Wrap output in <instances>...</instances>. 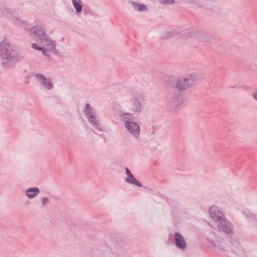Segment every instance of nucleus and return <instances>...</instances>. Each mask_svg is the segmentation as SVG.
I'll use <instances>...</instances> for the list:
<instances>
[{
    "instance_id": "1",
    "label": "nucleus",
    "mask_w": 257,
    "mask_h": 257,
    "mask_svg": "<svg viewBox=\"0 0 257 257\" xmlns=\"http://www.w3.org/2000/svg\"><path fill=\"white\" fill-rule=\"evenodd\" d=\"M124 241L116 236H111L107 240L106 245L95 249L92 257H123Z\"/></svg>"
},
{
    "instance_id": "2",
    "label": "nucleus",
    "mask_w": 257,
    "mask_h": 257,
    "mask_svg": "<svg viewBox=\"0 0 257 257\" xmlns=\"http://www.w3.org/2000/svg\"><path fill=\"white\" fill-rule=\"evenodd\" d=\"M32 31L34 34V37L39 38V43L41 47H38L36 44H33L32 47L33 49L38 50H42L43 54H45L47 51H53L54 50V45L53 43L44 34L43 30L39 29V27H34L32 29Z\"/></svg>"
},
{
    "instance_id": "3",
    "label": "nucleus",
    "mask_w": 257,
    "mask_h": 257,
    "mask_svg": "<svg viewBox=\"0 0 257 257\" xmlns=\"http://www.w3.org/2000/svg\"><path fill=\"white\" fill-rule=\"evenodd\" d=\"M133 119L130 117H124L122 121L125 123V128L135 138L139 137L140 128L137 123L132 121Z\"/></svg>"
},
{
    "instance_id": "4",
    "label": "nucleus",
    "mask_w": 257,
    "mask_h": 257,
    "mask_svg": "<svg viewBox=\"0 0 257 257\" xmlns=\"http://www.w3.org/2000/svg\"><path fill=\"white\" fill-rule=\"evenodd\" d=\"M194 80L195 76L193 75L179 78L176 82V87L180 91L186 90L193 85Z\"/></svg>"
},
{
    "instance_id": "5",
    "label": "nucleus",
    "mask_w": 257,
    "mask_h": 257,
    "mask_svg": "<svg viewBox=\"0 0 257 257\" xmlns=\"http://www.w3.org/2000/svg\"><path fill=\"white\" fill-rule=\"evenodd\" d=\"M217 222H218V227L219 230L223 231L227 234L233 233L232 229V225L228 219L224 217Z\"/></svg>"
},
{
    "instance_id": "6",
    "label": "nucleus",
    "mask_w": 257,
    "mask_h": 257,
    "mask_svg": "<svg viewBox=\"0 0 257 257\" xmlns=\"http://www.w3.org/2000/svg\"><path fill=\"white\" fill-rule=\"evenodd\" d=\"M174 236L175 244L176 247L182 250H185L187 248V245L183 236L179 232H176Z\"/></svg>"
},
{
    "instance_id": "7",
    "label": "nucleus",
    "mask_w": 257,
    "mask_h": 257,
    "mask_svg": "<svg viewBox=\"0 0 257 257\" xmlns=\"http://www.w3.org/2000/svg\"><path fill=\"white\" fill-rule=\"evenodd\" d=\"M208 212L211 218L216 222L221 220L222 218L224 217V214L221 211L217 209L216 206H211L209 208Z\"/></svg>"
},
{
    "instance_id": "8",
    "label": "nucleus",
    "mask_w": 257,
    "mask_h": 257,
    "mask_svg": "<svg viewBox=\"0 0 257 257\" xmlns=\"http://www.w3.org/2000/svg\"><path fill=\"white\" fill-rule=\"evenodd\" d=\"M85 117L88 119V121L91 123L95 129L100 132H103V129L99 126V121L95 116L94 113H85Z\"/></svg>"
},
{
    "instance_id": "9",
    "label": "nucleus",
    "mask_w": 257,
    "mask_h": 257,
    "mask_svg": "<svg viewBox=\"0 0 257 257\" xmlns=\"http://www.w3.org/2000/svg\"><path fill=\"white\" fill-rule=\"evenodd\" d=\"M40 192L39 188L36 187L29 188L25 191L26 196L30 199L36 197Z\"/></svg>"
},
{
    "instance_id": "10",
    "label": "nucleus",
    "mask_w": 257,
    "mask_h": 257,
    "mask_svg": "<svg viewBox=\"0 0 257 257\" xmlns=\"http://www.w3.org/2000/svg\"><path fill=\"white\" fill-rule=\"evenodd\" d=\"M241 213L247 219L248 221L250 222L256 221L257 222V215L250 212L247 209H244L241 211Z\"/></svg>"
},
{
    "instance_id": "11",
    "label": "nucleus",
    "mask_w": 257,
    "mask_h": 257,
    "mask_svg": "<svg viewBox=\"0 0 257 257\" xmlns=\"http://www.w3.org/2000/svg\"><path fill=\"white\" fill-rule=\"evenodd\" d=\"M8 48L9 45L5 43H2L0 44V54L5 59L9 58Z\"/></svg>"
},
{
    "instance_id": "12",
    "label": "nucleus",
    "mask_w": 257,
    "mask_h": 257,
    "mask_svg": "<svg viewBox=\"0 0 257 257\" xmlns=\"http://www.w3.org/2000/svg\"><path fill=\"white\" fill-rule=\"evenodd\" d=\"M124 180L127 183L134 184L140 187L143 186L142 183L140 182L139 180H138L133 175H132L130 177H126L124 179Z\"/></svg>"
},
{
    "instance_id": "13",
    "label": "nucleus",
    "mask_w": 257,
    "mask_h": 257,
    "mask_svg": "<svg viewBox=\"0 0 257 257\" xmlns=\"http://www.w3.org/2000/svg\"><path fill=\"white\" fill-rule=\"evenodd\" d=\"M37 77L42 80V83L46 86L47 89H50L52 88V84L50 82L49 80H46L45 78H44L42 75L37 74Z\"/></svg>"
},
{
    "instance_id": "14",
    "label": "nucleus",
    "mask_w": 257,
    "mask_h": 257,
    "mask_svg": "<svg viewBox=\"0 0 257 257\" xmlns=\"http://www.w3.org/2000/svg\"><path fill=\"white\" fill-rule=\"evenodd\" d=\"M72 3L74 7H75L77 12L81 11V2L80 0H72Z\"/></svg>"
},
{
    "instance_id": "15",
    "label": "nucleus",
    "mask_w": 257,
    "mask_h": 257,
    "mask_svg": "<svg viewBox=\"0 0 257 257\" xmlns=\"http://www.w3.org/2000/svg\"><path fill=\"white\" fill-rule=\"evenodd\" d=\"M136 9L139 11H144L146 10V8L145 6L138 5L136 7Z\"/></svg>"
},
{
    "instance_id": "16",
    "label": "nucleus",
    "mask_w": 257,
    "mask_h": 257,
    "mask_svg": "<svg viewBox=\"0 0 257 257\" xmlns=\"http://www.w3.org/2000/svg\"><path fill=\"white\" fill-rule=\"evenodd\" d=\"M42 203L43 205L47 204L49 202V199L48 197H44L42 198Z\"/></svg>"
},
{
    "instance_id": "17",
    "label": "nucleus",
    "mask_w": 257,
    "mask_h": 257,
    "mask_svg": "<svg viewBox=\"0 0 257 257\" xmlns=\"http://www.w3.org/2000/svg\"><path fill=\"white\" fill-rule=\"evenodd\" d=\"M124 169H125V174L127 176V177H130V176H131L133 175L127 167H125Z\"/></svg>"
},
{
    "instance_id": "18",
    "label": "nucleus",
    "mask_w": 257,
    "mask_h": 257,
    "mask_svg": "<svg viewBox=\"0 0 257 257\" xmlns=\"http://www.w3.org/2000/svg\"><path fill=\"white\" fill-rule=\"evenodd\" d=\"M162 3L166 4H170L174 2V0H160Z\"/></svg>"
},
{
    "instance_id": "19",
    "label": "nucleus",
    "mask_w": 257,
    "mask_h": 257,
    "mask_svg": "<svg viewBox=\"0 0 257 257\" xmlns=\"http://www.w3.org/2000/svg\"><path fill=\"white\" fill-rule=\"evenodd\" d=\"M216 247L218 249V250H223L224 251L225 250L224 249V247L220 244L219 243V242H217V245L216 246Z\"/></svg>"
},
{
    "instance_id": "20",
    "label": "nucleus",
    "mask_w": 257,
    "mask_h": 257,
    "mask_svg": "<svg viewBox=\"0 0 257 257\" xmlns=\"http://www.w3.org/2000/svg\"><path fill=\"white\" fill-rule=\"evenodd\" d=\"M176 100H178L180 102H182L183 101L182 97L181 96L178 97L177 98L175 97L174 98V101L175 102Z\"/></svg>"
},
{
    "instance_id": "21",
    "label": "nucleus",
    "mask_w": 257,
    "mask_h": 257,
    "mask_svg": "<svg viewBox=\"0 0 257 257\" xmlns=\"http://www.w3.org/2000/svg\"><path fill=\"white\" fill-rule=\"evenodd\" d=\"M217 242H215V241H213V240H212V241H211V242H210V243H211V244L213 246H214V247H216V246L217 245Z\"/></svg>"
},
{
    "instance_id": "22",
    "label": "nucleus",
    "mask_w": 257,
    "mask_h": 257,
    "mask_svg": "<svg viewBox=\"0 0 257 257\" xmlns=\"http://www.w3.org/2000/svg\"><path fill=\"white\" fill-rule=\"evenodd\" d=\"M131 113H120V116H123L124 115H130Z\"/></svg>"
},
{
    "instance_id": "23",
    "label": "nucleus",
    "mask_w": 257,
    "mask_h": 257,
    "mask_svg": "<svg viewBox=\"0 0 257 257\" xmlns=\"http://www.w3.org/2000/svg\"><path fill=\"white\" fill-rule=\"evenodd\" d=\"M90 109V107L89 105V104H87L86 105V111H89Z\"/></svg>"
},
{
    "instance_id": "24",
    "label": "nucleus",
    "mask_w": 257,
    "mask_h": 257,
    "mask_svg": "<svg viewBox=\"0 0 257 257\" xmlns=\"http://www.w3.org/2000/svg\"><path fill=\"white\" fill-rule=\"evenodd\" d=\"M254 97L255 98V99L256 100H257V93H255V94H254Z\"/></svg>"
},
{
    "instance_id": "25",
    "label": "nucleus",
    "mask_w": 257,
    "mask_h": 257,
    "mask_svg": "<svg viewBox=\"0 0 257 257\" xmlns=\"http://www.w3.org/2000/svg\"><path fill=\"white\" fill-rule=\"evenodd\" d=\"M153 128L154 130H153V133L152 134H154L155 133V126H153Z\"/></svg>"
}]
</instances>
